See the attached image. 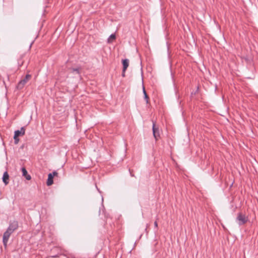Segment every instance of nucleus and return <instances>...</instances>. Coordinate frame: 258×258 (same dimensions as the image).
<instances>
[{
	"label": "nucleus",
	"mask_w": 258,
	"mask_h": 258,
	"mask_svg": "<svg viewBox=\"0 0 258 258\" xmlns=\"http://www.w3.org/2000/svg\"><path fill=\"white\" fill-rule=\"evenodd\" d=\"M15 231L8 227L7 230L4 232L3 237V243L5 248L6 249L7 247V244L9 241V238L11 235Z\"/></svg>",
	"instance_id": "nucleus-1"
},
{
	"label": "nucleus",
	"mask_w": 258,
	"mask_h": 258,
	"mask_svg": "<svg viewBox=\"0 0 258 258\" xmlns=\"http://www.w3.org/2000/svg\"><path fill=\"white\" fill-rule=\"evenodd\" d=\"M248 220V218L245 215L239 213L236 219V222L239 225L245 224Z\"/></svg>",
	"instance_id": "nucleus-2"
},
{
	"label": "nucleus",
	"mask_w": 258,
	"mask_h": 258,
	"mask_svg": "<svg viewBox=\"0 0 258 258\" xmlns=\"http://www.w3.org/2000/svg\"><path fill=\"white\" fill-rule=\"evenodd\" d=\"M31 78V75L27 74L25 77L21 80L17 84V87L18 89H22L24 85L27 83L28 81Z\"/></svg>",
	"instance_id": "nucleus-3"
},
{
	"label": "nucleus",
	"mask_w": 258,
	"mask_h": 258,
	"mask_svg": "<svg viewBox=\"0 0 258 258\" xmlns=\"http://www.w3.org/2000/svg\"><path fill=\"white\" fill-rule=\"evenodd\" d=\"M152 122L153 134L154 138L157 141L158 140V138L160 137L159 128L156 125L155 122L153 120H152Z\"/></svg>",
	"instance_id": "nucleus-4"
},
{
	"label": "nucleus",
	"mask_w": 258,
	"mask_h": 258,
	"mask_svg": "<svg viewBox=\"0 0 258 258\" xmlns=\"http://www.w3.org/2000/svg\"><path fill=\"white\" fill-rule=\"evenodd\" d=\"M25 130L24 127H22L20 130H17L15 131L14 136L16 137H19L22 136L25 134Z\"/></svg>",
	"instance_id": "nucleus-5"
},
{
	"label": "nucleus",
	"mask_w": 258,
	"mask_h": 258,
	"mask_svg": "<svg viewBox=\"0 0 258 258\" xmlns=\"http://www.w3.org/2000/svg\"><path fill=\"white\" fill-rule=\"evenodd\" d=\"M122 63L123 65L122 71L123 73H125V71L129 66V60L127 58L122 59Z\"/></svg>",
	"instance_id": "nucleus-6"
},
{
	"label": "nucleus",
	"mask_w": 258,
	"mask_h": 258,
	"mask_svg": "<svg viewBox=\"0 0 258 258\" xmlns=\"http://www.w3.org/2000/svg\"><path fill=\"white\" fill-rule=\"evenodd\" d=\"M22 176H24L27 180H30L31 179V177L30 175L28 174L27 171L25 167H22L21 168Z\"/></svg>",
	"instance_id": "nucleus-7"
},
{
	"label": "nucleus",
	"mask_w": 258,
	"mask_h": 258,
	"mask_svg": "<svg viewBox=\"0 0 258 258\" xmlns=\"http://www.w3.org/2000/svg\"><path fill=\"white\" fill-rule=\"evenodd\" d=\"M3 181L5 185H7L9 183V175L7 171H5L3 174L2 177Z\"/></svg>",
	"instance_id": "nucleus-8"
},
{
	"label": "nucleus",
	"mask_w": 258,
	"mask_h": 258,
	"mask_svg": "<svg viewBox=\"0 0 258 258\" xmlns=\"http://www.w3.org/2000/svg\"><path fill=\"white\" fill-rule=\"evenodd\" d=\"M9 227L15 231L17 230L18 228V223L16 221H13L12 222H11Z\"/></svg>",
	"instance_id": "nucleus-9"
},
{
	"label": "nucleus",
	"mask_w": 258,
	"mask_h": 258,
	"mask_svg": "<svg viewBox=\"0 0 258 258\" xmlns=\"http://www.w3.org/2000/svg\"><path fill=\"white\" fill-rule=\"evenodd\" d=\"M53 175H51V173H49L48 175V178L46 182L47 185L50 186L53 183Z\"/></svg>",
	"instance_id": "nucleus-10"
},
{
	"label": "nucleus",
	"mask_w": 258,
	"mask_h": 258,
	"mask_svg": "<svg viewBox=\"0 0 258 258\" xmlns=\"http://www.w3.org/2000/svg\"><path fill=\"white\" fill-rule=\"evenodd\" d=\"M143 91L144 93V99H145L146 103H148L149 98L144 86L143 87Z\"/></svg>",
	"instance_id": "nucleus-11"
},
{
	"label": "nucleus",
	"mask_w": 258,
	"mask_h": 258,
	"mask_svg": "<svg viewBox=\"0 0 258 258\" xmlns=\"http://www.w3.org/2000/svg\"><path fill=\"white\" fill-rule=\"evenodd\" d=\"M72 72L75 74L80 75L81 69L80 68H71Z\"/></svg>",
	"instance_id": "nucleus-12"
},
{
	"label": "nucleus",
	"mask_w": 258,
	"mask_h": 258,
	"mask_svg": "<svg viewBox=\"0 0 258 258\" xmlns=\"http://www.w3.org/2000/svg\"><path fill=\"white\" fill-rule=\"evenodd\" d=\"M116 38V36H115V34H111L110 36L109 37L108 39V43H110L111 42L110 40V39H112V40H114Z\"/></svg>",
	"instance_id": "nucleus-13"
},
{
	"label": "nucleus",
	"mask_w": 258,
	"mask_h": 258,
	"mask_svg": "<svg viewBox=\"0 0 258 258\" xmlns=\"http://www.w3.org/2000/svg\"><path fill=\"white\" fill-rule=\"evenodd\" d=\"M14 143L15 144H17L19 141V139H18V137H16L14 136Z\"/></svg>",
	"instance_id": "nucleus-14"
},
{
	"label": "nucleus",
	"mask_w": 258,
	"mask_h": 258,
	"mask_svg": "<svg viewBox=\"0 0 258 258\" xmlns=\"http://www.w3.org/2000/svg\"><path fill=\"white\" fill-rule=\"evenodd\" d=\"M51 175H53V177L55 176V175H57V172L55 171H54L53 172H52V173H50Z\"/></svg>",
	"instance_id": "nucleus-15"
},
{
	"label": "nucleus",
	"mask_w": 258,
	"mask_h": 258,
	"mask_svg": "<svg viewBox=\"0 0 258 258\" xmlns=\"http://www.w3.org/2000/svg\"><path fill=\"white\" fill-rule=\"evenodd\" d=\"M154 226H155V227H156V228H157V227H158V223H157V221H155V222H154Z\"/></svg>",
	"instance_id": "nucleus-16"
},
{
	"label": "nucleus",
	"mask_w": 258,
	"mask_h": 258,
	"mask_svg": "<svg viewBox=\"0 0 258 258\" xmlns=\"http://www.w3.org/2000/svg\"><path fill=\"white\" fill-rule=\"evenodd\" d=\"M122 77H124L125 76V73H123V71H122Z\"/></svg>",
	"instance_id": "nucleus-17"
},
{
	"label": "nucleus",
	"mask_w": 258,
	"mask_h": 258,
	"mask_svg": "<svg viewBox=\"0 0 258 258\" xmlns=\"http://www.w3.org/2000/svg\"><path fill=\"white\" fill-rule=\"evenodd\" d=\"M96 188H97V189L98 191H99V192H100V190H99V189L97 188V186H96Z\"/></svg>",
	"instance_id": "nucleus-18"
},
{
	"label": "nucleus",
	"mask_w": 258,
	"mask_h": 258,
	"mask_svg": "<svg viewBox=\"0 0 258 258\" xmlns=\"http://www.w3.org/2000/svg\"><path fill=\"white\" fill-rule=\"evenodd\" d=\"M131 175L132 176H134V175L132 174L131 173Z\"/></svg>",
	"instance_id": "nucleus-19"
}]
</instances>
